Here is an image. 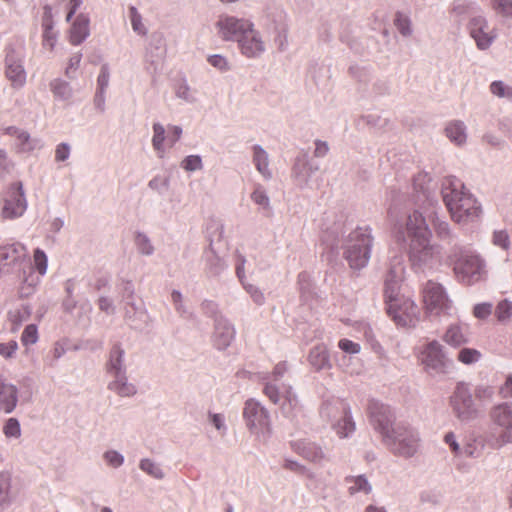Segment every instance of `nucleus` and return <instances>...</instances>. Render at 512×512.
Here are the masks:
<instances>
[{
    "mask_svg": "<svg viewBox=\"0 0 512 512\" xmlns=\"http://www.w3.org/2000/svg\"><path fill=\"white\" fill-rule=\"evenodd\" d=\"M50 88L53 95L63 101L69 100L73 96V89L71 85L62 80V79H54L50 83Z\"/></svg>",
    "mask_w": 512,
    "mask_h": 512,
    "instance_id": "nucleus-45",
    "label": "nucleus"
},
{
    "mask_svg": "<svg viewBox=\"0 0 512 512\" xmlns=\"http://www.w3.org/2000/svg\"><path fill=\"white\" fill-rule=\"evenodd\" d=\"M224 235V226L219 221H214L208 228L209 245L203 253L205 260V269L211 276L220 275L227 267L223 258H221L215 248L214 243L220 242Z\"/></svg>",
    "mask_w": 512,
    "mask_h": 512,
    "instance_id": "nucleus-15",
    "label": "nucleus"
},
{
    "mask_svg": "<svg viewBox=\"0 0 512 512\" xmlns=\"http://www.w3.org/2000/svg\"><path fill=\"white\" fill-rule=\"evenodd\" d=\"M472 393L475 401H478L479 403H487L493 400L495 390L493 386L487 384H479L475 386L474 390H472Z\"/></svg>",
    "mask_w": 512,
    "mask_h": 512,
    "instance_id": "nucleus-48",
    "label": "nucleus"
},
{
    "mask_svg": "<svg viewBox=\"0 0 512 512\" xmlns=\"http://www.w3.org/2000/svg\"><path fill=\"white\" fill-rule=\"evenodd\" d=\"M344 481L349 485L348 492L350 495H354L356 493L369 494L372 491V485L369 483L365 475H349L345 477Z\"/></svg>",
    "mask_w": 512,
    "mask_h": 512,
    "instance_id": "nucleus-39",
    "label": "nucleus"
},
{
    "mask_svg": "<svg viewBox=\"0 0 512 512\" xmlns=\"http://www.w3.org/2000/svg\"><path fill=\"white\" fill-rule=\"evenodd\" d=\"M27 200L22 182L12 183L4 193L2 215L4 218L15 219L24 214Z\"/></svg>",
    "mask_w": 512,
    "mask_h": 512,
    "instance_id": "nucleus-18",
    "label": "nucleus"
},
{
    "mask_svg": "<svg viewBox=\"0 0 512 512\" xmlns=\"http://www.w3.org/2000/svg\"><path fill=\"white\" fill-rule=\"evenodd\" d=\"M283 467L287 470L294 472V473H297L300 475H305V476H308L309 478L313 477V473L311 472V470L296 460L286 458L284 460Z\"/></svg>",
    "mask_w": 512,
    "mask_h": 512,
    "instance_id": "nucleus-61",
    "label": "nucleus"
},
{
    "mask_svg": "<svg viewBox=\"0 0 512 512\" xmlns=\"http://www.w3.org/2000/svg\"><path fill=\"white\" fill-rule=\"evenodd\" d=\"M33 261H34V267L39 273L40 276H44L47 272L48 268V258L46 253L40 249L37 248L34 251L33 255Z\"/></svg>",
    "mask_w": 512,
    "mask_h": 512,
    "instance_id": "nucleus-54",
    "label": "nucleus"
},
{
    "mask_svg": "<svg viewBox=\"0 0 512 512\" xmlns=\"http://www.w3.org/2000/svg\"><path fill=\"white\" fill-rule=\"evenodd\" d=\"M31 314V309L28 305H23L20 309L10 311L8 313L9 320L15 324L20 325L23 321L27 320Z\"/></svg>",
    "mask_w": 512,
    "mask_h": 512,
    "instance_id": "nucleus-63",
    "label": "nucleus"
},
{
    "mask_svg": "<svg viewBox=\"0 0 512 512\" xmlns=\"http://www.w3.org/2000/svg\"><path fill=\"white\" fill-rule=\"evenodd\" d=\"M418 360L424 371L432 377L447 375L454 366L453 361L447 356L444 346L436 340L422 346Z\"/></svg>",
    "mask_w": 512,
    "mask_h": 512,
    "instance_id": "nucleus-9",
    "label": "nucleus"
},
{
    "mask_svg": "<svg viewBox=\"0 0 512 512\" xmlns=\"http://www.w3.org/2000/svg\"><path fill=\"white\" fill-rule=\"evenodd\" d=\"M441 195L455 222L468 224L480 219L481 204L457 177L448 176L442 180Z\"/></svg>",
    "mask_w": 512,
    "mask_h": 512,
    "instance_id": "nucleus-2",
    "label": "nucleus"
},
{
    "mask_svg": "<svg viewBox=\"0 0 512 512\" xmlns=\"http://www.w3.org/2000/svg\"><path fill=\"white\" fill-rule=\"evenodd\" d=\"M489 418L492 424L489 445L500 450L512 444V403L502 402L494 405L489 412Z\"/></svg>",
    "mask_w": 512,
    "mask_h": 512,
    "instance_id": "nucleus-7",
    "label": "nucleus"
},
{
    "mask_svg": "<svg viewBox=\"0 0 512 512\" xmlns=\"http://www.w3.org/2000/svg\"><path fill=\"white\" fill-rule=\"evenodd\" d=\"M38 341V328L35 324L27 325L21 335V342L24 346L33 345Z\"/></svg>",
    "mask_w": 512,
    "mask_h": 512,
    "instance_id": "nucleus-62",
    "label": "nucleus"
},
{
    "mask_svg": "<svg viewBox=\"0 0 512 512\" xmlns=\"http://www.w3.org/2000/svg\"><path fill=\"white\" fill-rule=\"evenodd\" d=\"M308 362L316 371L331 368L329 353L323 344H318L310 350Z\"/></svg>",
    "mask_w": 512,
    "mask_h": 512,
    "instance_id": "nucleus-36",
    "label": "nucleus"
},
{
    "mask_svg": "<svg viewBox=\"0 0 512 512\" xmlns=\"http://www.w3.org/2000/svg\"><path fill=\"white\" fill-rule=\"evenodd\" d=\"M124 319L134 329H141L148 320L147 310L134 299L123 300Z\"/></svg>",
    "mask_w": 512,
    "mask_h": 512,
    "instance_id": "nucleus-27",
    "label": "nucleus"
},
{
    "mask_svg": "<svg viewBox=\"0 0 512 512\" xmlns=\"http://www.w3.org/2000/svg\"><path fill=\"white\" fill-rule=\"evenodd\" d=\"M103 459L105 460L108 466L115 469L121 467L125 461L124 456L117 450L113 449L105 451L103 453Z\"/></svg>",
    "mask_w": 512,
    "mask_h": 512,
    "instance_id": "nucleus-59",
    "label": "nucleus"
},
{
    "mask_svg": "<svg viewBox=\"0 0 512 512\" xmlns=\"http://www.w3.org/2000/svg\"><path fill=\"white\" fill-rule=\"evenodd\" d=\"M181 167L187 172H195L203 168L202 158L200 155H188L182 162Z\"/></svg>",
    "mask_w": 512,
    "mask_h": 512,
    "instance_id": "nucleus-60",
    "label": "nucleus"
},
{
    "mask_svg": "<svg viewBox=\"0 0 512 512\" xmlns=\"http://www.w3.org/2000/svg\"><path fill=\"white\" fill-rule=\"evenodd\" d=\"M405 274V265L402 256H395L391 259L384 281V296L391 298L400 292V283Z\"/></svg>",
    "mask_w": 512,
    "mask_h": 512,
    "instance_id": "nucleus-22",
    "label": "nucleus"
},
{
    "mask_svg": "<svg viewBox=\"0 0 512 512\" xmlns=\"http://www.w3.org/2000/svg\"><path fill=\"white\" fill-rule=\"evenodd\" d=\"M373 244L370 227H357L348 234L343 244V254L351 269L361 270L368 265Z\"/></svg>",
    "mask_w": 512,
    "mask_h": 512,
    "instance_id": "nucleus-4",
    "label": "nucleus"
},
{
    "mask_svg": "<svg viewBox=\"0 0 512 512\" xmlns=\"http://www.w3.org/2000/svg\"><path fill=\"white\" fill-rule=\"evenodd\" d=\"M394 25L396 26L399 33L404 37L412 35V23L408 16L401 12H397L394 19Z\"/></svg>",
    "mask_w": 512,
    "mask_h": 512,
    "instance_id": "nucleus-51",
    "label": "nucleus"
},
{
    "mask_svg": "<svg viewBox=\"0 0 512 512\" xmlns=\"http://www.w3.org/2000/svg\"><path fill=\"white\" fill-rule=\"evenodd\" d=\"M420 442L418 431L405 422L397 424L382 441L390 453L404 459L412 458L417 454Z\"/></svg>",
    "mask_w": 512,
    "mask_h": 512,
    "instance_id": "nucleus-5",
    "label": "nucleus"
},
{
    "mask_svg": "<svg viewBox=\"0 0 512 512\" xmlns=\"http://www.w3.org/2000/svg\"><path fill=\"white\" fill-rule=\"evenodd\" d=\"M368 414L369 422L373 429L381 436V441L394 430L397 424L402 423V421H396V415L390 406L376 400L369 402Z\"/></svg>",
    "mask_w": 512,
    "mask_h": 512,
    "instance_id": "nucleus-14",
    "label": "nucleus"
},
{
    "mask_svg": "<svg viewBox=\"0 0 512 512\" xmlns=\"http://www.w3.org/2000/svg\"><path fill=\"white\" fill-rule=\"evenodd\" d=\"M235 338V328L225 317H216L212 335L213 346L217 350L227 349Z\"/></svg>",
    "mask_w": 512,
    "mask_h": 512,
    "instance_id": "nucleus-23",
    "label": "nucleus"
},
{
    "mask_svg": "<svg viewBox=\"0 0 512 512\" xmlns=\"http://www.w3.org/2000/svg\"><path fill=\"white\" fill-rule=\"evenodd\" d=\"M443 340L450 346L459 347L468 342L467 327L451 324L443 335Z\"/></svg>",
    "mask_w": 512,
    "mask_h": 512,
    "instance_id": "nucleus-37",
    "label": "nucleus"
},
{
    "mask_svg": "<svg viewBox=\"0 0 512 512\" xmlns=\"http://www.w3.org/2000/svg\"><path fill=\"white\" fill-rule=\"evenodd\" d=\"M237 43L241 53L247 58H257L265 51L261 36L254 30V27L245 32Z\"/></svg>",
    "mask_w": 512,
    "mask_h": 512,
    "instance_id": "nucleus-25",
    "label": "nucleus"
},
{
    "mask_svg": "<svg viewBox=\"0 0 512 512\" xmlns=\"http://www.w3.org/2000/svg\"><path fill=\"white\" fill-rule=\"evenodd\" d=\"M152 129V146L154 150L160 155V157H162V155L165 153L164 142L167 140L166 128L161 123L155 122L152 126Z\"/></svg>",
    "mask_w": 512,
    "mask_h": 512,
    "instance_id": "nucleus-43",
    "label": "nucleus"
},
{
    "mask_svg": "<svg viewBox=\"0 0 512 512\" xmlns=\"http://www.w3.org/2000/svg\"><path fill=\"white\" fill-rule=\"evenodd\" d=\"M466 129V125L463 121L454 120L448 123L445 128V133L451 142L461 146L465 144L467 140Z\"/></svg>",
    "mask_w": 512,
    "mask_h": 512,
    "instance_id": "nucleus-38",
    "label": "nucleus"
},
{
    "mask_svg": "<svg viewBox=\"0 0 512 512\" xmlns=\"http://www.w3.org/2000/svg\"><path fill=\"white\" fill-rule=\"evenodd\" d=\"M254 27L253 23L244 18H238L229 14L219 15L215 22L217 35L223 41H238L245 32Z\"/></svg>",
    "mask_w": 512,
    "mask_h": 512,
    "instance_id": "nucleus-17",
    "label": "nucleus"
},
{
    "mask_svg": "<svg viewBox=\"0 0 512 512\" xmlns=\"http://www.w3.org/2000/svg\"><path fill=\"white\" fill-rule=\"evenodd\" d=\"M481 352L474 348H462L458 352L457 359L465 365L477 363L481 359Z\"/></svg>",
    "mask_w": 512,
    "mask_h": 512,
    "instance_id": "nucleus-52",
    "label": "nucleus"
},
{
    "mask_svg": "<svg viewBox=\"0 0 512 512\" xmlns=\"http://www.w3.org/2000/svg\"><path fill=\"white\" fill-rule=\"evenodd\" d=\"M291 449L303 457L305 460L314 463L321 464L327 460L326 453L324 452L321 445L316 442L302 439L291 442Z\"/></svg>",
    "mask_w": 512,
    "mask_h": 512,
    "instance_id": "nucleus-24",
    "label": "nucleus"
},
{
    "mask_svg": "<svg viewBox=\"0 0 512 512\" xmlns=\"http://www.w3.org/2000/svg\"><path fill=\"white\" fill-rule=\"evenodd\" d=\"M174 92L176 97L183 100L185 103L192 104L197 100L196 91L189 86L186 79H181L175 84Z\"/></svg>",
    "mask_w": 512,
    "mask_h": 512,
    "instance_id": "nucleus-44",
    "label": "nucleus"
},
{
    "mask_svg": "<svg viewBox=\"0 0 512 512\" xmlns=\"http://www.w3.org/2000/svg\"><path fill=\"white\" fill-rule=\"evenodd\" d=\"M495 315L502 323L508 321L512 316V302L506 299L500 301L496 306Z\"/></svg>",
    "mask_w": 512,
    "mask_h": 512,
    "instance_id": "nucleus-55",
    "label": "nucleus"
},
{
    "mask_svg": "<svg viewBox=\"0 0 512 512\" xmlns=\"http://www.w3.org/2000/svg\"><path fill=\"white\" fill-rule=\"evenodd\" d=\"M251 200L264 210H271L270 198L263 185L257 183L251 193Z\"/></svg>",
    "mask_w": 512,
    "mask_h": 512,
    "instance_id": "nucleus-46",
    "label": "nucleus"
},
{
    "mask_svg": "<svg viewBox=\"0 0 512 512\" xmlns=\"http://www.w3.org/2000/svg\"><path fill=\"white\" fill-rule=\"evenodd\" d=\"M166 54L165 39L161 34H154L146 48L145 62L149 64L148 70H158L159 64Z\"/></svg>",
    "mask_w": 512,
    "mask_h": 512,
    "instance_id": "nucleus-26",
    "label": "nucleus"
},
{
    "mask_svg": "<svg viewBox=\"0 0 512 512\" xmlns=\"http://www.w3.org/2000/svg\"><path fill=\"white\" fill-rule=\"evenodd\" d=\"M395 239L405 244L408 260L415 272L431 270L441 263L442 247L431 242L432 231L418 210L409 213L403 223L395 225Z\"/></svg>",
    "mask_w": 512,
    "mask_h": 512,
    "instance_id": "nucleus-1",
    "label": "nucleus"
},
{
    "mask_svg": "<svg viewBox=\"0 0 512 512\" xmlns=\"http://www.w3.org/2000/svg\"><path fill=\"white\" fill-rule=\"evenodd\" d=\"M89 34V18L84 14H79L70 29V43L72 45H79Z\"/></svg>",
    "mask_w": 512,
    "mask_h": 512,
    "instance_id": "nucleus-35",
    "label": "nucleus"
},
{
    "mask_svg": "<svg viewBox=\"0 0 512 512\" xmlns=\"http://www.w3.org/2000/svg\"><path fill=\"white\" fill-rule=\"evenodd\" d=\"M322 419L330 422L332 428L340 438L350 437L355 429L349 404L341 398H328L320 407Z\"/></svg>",
    "mask_w": 512,
    "mask_h": 512,
    "instance_id": "nucleus-6",
    "label": "nucleus"
},
{
    "mask_svg": "<svg viewBox=\"0 0 512 512\" xmlns=\"http://www.w3.org/2000/svg\"><path fill=\"white\" fill-rule=\"evenodd\" d=\"M244 290L250 295L253 302L258 305L262 306L265 303V296L264 293L260 290V288L254 284H251L247 281L244 283H241Z\"/></svg>",
    "mask_w": 512,
    "mask_h": 512,
    "instance_id": "nucleus-58",
    "label": "nucleus"
},
{
    "mask_svg": "<svg viewBox=\"0 0 512 512\" xmlns=\"http://www.w3.org/2000/svg\"><path fill=\"white\" fill-rule=\"evenodd\" d=\"M468 30L480 50H487L497 37L495 30L490 28L486 18L481 15L469 20Z\"/></svg>",
    "mask_w": 512,
    "mask_h": 512,
    "instance_id": "nucleus-19",
    "label": "nucleus"
},
{
    "mask_svg": "<svg viewBox=\"0 0 512 512\" xmlns=\"http://www.w3.org/2000/svg\"><path fill=\"white\" fill-rule=\"evenodd\" d=\"M490 92L499 98H512V87L507 86L503 81L497 80L490 84Z\"/></svg>",
    "mask_w": 512,
    "mask_h": 512,
    "instance_id": "nucleus-56",
    "label": "nucleus"
},
{
    "mask_svg": "<svg viewBox=\"0 0 512 512\" xmlns=\"http://www.w3.org/2000/svg\"><path fill=\"white\" fill-rule=\"evenodd\" d=\"M111 381L107 384V389L120 397H133L137 394V387L129 382L127 373L110 376Z\"/></svg>",
    "mask_w": 512,
    "mask_h": 512,
    "instance_id": "nucleus-34",
    "label": "nucleus"
},
{
    "mask_svg": "<svg viewBox=\"0 0 512 512\" xmlns=\"http://www.w3.org/2000/svg\"><path fill=\"white\" fill-rule=\"evenodd\" d=\"M105 370L109 376L127 373L125 350L119 343L114 344L110 349Z\"/></svg>",
    "mask_w": 512,
    "mask_h": 512,
    "instance_id": "nucleus-29",
    "label": "nucleus"
},
{
    "mask_svg": "<svg viewBox=\"0 0 512 512\" xmlns=\"http://www.w3.org/2000/svg\"><path fill=\"white\" fill-rule=\"evenodd\" d=\"M423 303L426 312L432 316L450 315L453 302L449 298L445 287L435 281H427L422 289Z\"/></svg>",
    "mask_w": 512,
    "mask_h": 512,
    "instance_id": "nucleus-12",
    "label": "nucleus"
},
{
    "mask_svg": "<svg viewBox=\"0 0 512 512\" xmlns=\"http://www.w3.org/2000/svg\"><path fill=\"white\" fill-rule=\"evenodd\" d=\"M288 371V364L286 361L277 363L272 373H261V380L264 382L263 393L273 404H279L281 400L282 385L277 383L283 378Z\"/></svg>",
    "mask_w": 512,
    "mask_h": 512,
    "instance_id": "nucleus-20",
    "label": "nucleus"
},
{
    "mask_svg": "<svg viewBox=\"0 0 512 512\" xmlns=\"http://www.w3.org/2000/svg\"><path fill=\"white\" fill-rule=\"evenodd\" d=\"M28 263L30 258L23 244L16 242L0 246V278L28 267Z\"/></svg>",
    "mask_w": 512,
    "mask_h": 512,
    "instance_id": "nucleus-16",
    "label": "nucleus"
},
{
    "mask_svg": "<svg viewBox=\"0 0 512 512\" xmlns=\"http://www.w3.org/2000/svg\"><path fill=\"white\" fill-rule=\"evenodd\" d=\"M319 169V164L310 158L308 152L301 150L293 160L291 179L295 186L301 190L318 189L321 181L313 179V175L316 174Z\"/></svg>",
    "mask_w": 512,
    "mask_h": 512,
    "instance_id": "nucleus-11",
    "label": "nucleus"
},
{
    "mask_svg": "<svg viewBox=\"0 0 512 512\" xmlns=\"http://www.w3.org/2000/svg\"><path fill=\"white\" fill-rule=\"evenodd\" d=\"M449 406L452 414L461 423H468L480 415L481 409L476 403L470 384L464 381L457 382L449 396Z\"/></svg>",
    "mask_w": 512,
    "mask_h": 512,
    "instance_id": "nucleus-8",
    "label": "nucleus"
},
{
    "mask_svg": "<svg viewBox=\"0 0 512 512\" xmlns=\"http://www.w3.org/2000/svg\"><path fill=\"white\" fill-rule=\"evenodd\" d=\"M139 469L156 480H162L165 477L161 465L151 458H142L139 461Z\"/></svg>",
    "mask_w": 512,
    "mask_h": 512,
    "instance_id": "nucleus-42",
    "label": "nucleus"
},
{
    "mask_svg": "<svg viewBox=\"0 0 512 512\" xmlns=\"http://www.w3.org/2000/svg\"><path fill=\"white\" fill-rule=\"evenodd\" d=\"M16 138V146L20 152H30L38 147V140L32 139L28 132L21 130Z\"/></svg>",
    "mask_w": 512,
    "mask_h": 512,
    "instance_id": "nucleus-47",
    "label": "nucleus"
},
{
    "mask_svg": "<svg viewBox=\"0 0 512 512\" xmlns=\"http://www.w3.org/2000/svg\"><path fill=\"white\" fill-rule=\"evenodd\" d=\"M243 419L247 429L266 441L272 434L269 411L257 400L248 399L244 404Z\"/></svg>",
    "mask_w": 512,
    "mask_h": 512,
    "instance_id": "nucleus-10",
    "label": "nucleus"
},
{
    "mask_svg": "<svg viewBox=\"0 0 512 512\" xmlns=\"http://www.w3.org/2000/svg\"><path fill=\"white\" fill-rule=\"evenodd\" d=\"M5 62L7 78L14 87H22L26 81V72L22 62L11 53L7 54Z\"/></svg>",
    "mask_w": 512,
    "mask_h": 512,
    "instance_id": "nucleus-33",
    "label": "nucleus"
},
{
    "mask_svg": "<svg viewBox=\"0 0 512 512\" xmlns=\"http://www.w3.org/2000/svg\"><path fill=\"white\" fill-rule=\"evenodd\" d=\"M252 150V163L257 172L263 177L264 180L269 181L272 179L273 174L270 169V159L268 152L259 144L251 147Z\"/></svg>",
    "mask_w": 512,
    "mask_h": 512,
    "instance_id": "nucleus-32",
    "label": "nucleus"
},
{
    "mask_svg": "<svg viewBox=\"0 0 512 512\" xmlns=\"http://www.w3.org/2000/svg\"><path fill=\"white\" fill-rule=\"evenodd\" d=\"M281 398H283V402L281 404L282 415L293 424H300L306 415L298 396L293 391L292 386L282 384Z\"/></svg>",
    "mask_w": 512,
    "mask_h": 512,
    "instance_id": "nucleus-21",
    "label": "nucleus"
},
{
    "mask_svg": "<svg viewBox=\"0 0 512 512\" xmlns=\"http://www.w3.org/2000/svg\"><path fill=\"white\" fill-rule=\"evenodd\" d=\"M432 227L440 241L451 244L455 239V234L447 221L436 216L432 219Z\"/></svg>",
    "mask_w": 512,
    "mask_h": 512,
    "instance_id": "nucleus-41",
    "label": "nucleus"
},
{
    "mask_svg": "<svg viewBox=\"0 0 512 512\" xmlns=\"http://www.w3.org/2000/svg\"><path fill=\"white\" fill-rule=\"evenodd\" d=\"M386 311L391 319L399 326H415L417 322L418 308L409 298L398 295L385 298Z\"/></svg>",
    "mask_w": 512,
    "mask_h": 512,
    "instance_id": "nucleus-13",
    "label": "nucleus"
},
{
    "mask_svg": "<svg viewBox=\"0 0 512 512\" xmlns=\"http://www.w3.org/2000/svg\"><path fill=\"white\" fill-rule=\"evenodd\" d=\"M11 480V475L8 472L0 473V512L12 504Z\"/></svg>",
    "mask_w": 512,
    "mask_h": 512,
    "instance_id": "nucleus-40",
    "label": "nucleus"
},
{
    "mask_svg": "<svg viewBox=\"0 0 512 512\" xmlns=\"http://www.w3.org/2000/svg\"><path fill=\"white\" fill-rule=\"evenodd\" d=\"M17 273H19L21 280L18 289L19 296L21 298H28L35 292L37 285L40 283V278L35 276L31 262L28 263V267L19 269Z\"/></svg>",
    "mask_w": 512,
    "mask_h": 512,
    "instance_id": "nucleus-31",
    "label": "nucleus"
},
{
    "mask_svg": "<svg viewBox=\"0 0 512 512\" xmlns=\"http://www.w3.org/2000/svg\"><path fill=\"white\" fill-rule=\"evenodd\" d=\"M52 7L45 5L42 16V45L52 51L58 40V32L54 29Z\"/></svg>",
    "mask_w": 512,
    "mask_h": 512,
    "instance_id": "nucleus-28",
    "label": "nucleus"
},
{
    "mask_svg": "<svg viewBox=\"0 0 512 512\" xmlns=\"http://www.w3.org/2000/svg\"><path fill=\"white\" fill-rule=\"evenodd\" d=\"M135 244L140 254L151 256L154 253V246L150 238L143 232H138L135 237Z\"/></svg>",
    "mask_w": 512,
    "mask_h": 512,
    "instance_id": "nucleus-50",
    "label": "nucleus"
},
{
    "mask_svg": "<svg viewBox=\"0 0 512 512\" xmlns=\"http://www.w3.org/2000/svg\"><path fill=\"white\" fill-rule=\"evenodd\" d=\"M129 18L134 32H136L139 35L147 34V28L142 22V16L135 6L129 7Z\"/></svg>",
    "mask_w": 512,
    "mask_h": 512,
    "instance_id": "nucleus-53",
    "label": "nucleus"
},
{
    "mask_svg": "<svg viewBox=\"0 0 512 512\" xmlns=\"http://www.w3.org/2000/svg\"><path fill=\"white\" fill-rule=\"evenodd\" d=\"M456 279L465 285L483 280L487 275L486 262L476 251L468 246L454 243L446 257Z\"/></svg>",
    "mask_w": 512,
    "mask_h": 512,
    "instance_id": "nucleus-3",
    "label": "nucleus"
},
{
    "mask_svg": "<svg viewBox=\"0 0 512 512\" xmlns=\"http://www.w3.org/2000/svg\"><path fill=\"white\" fill-rule=\"evenodd\" d=\"M492 7L503 17L512 18V0H493Z\"/></svg>",
    "mask_w": 512,
    "mask_h": 512,
    "instance_id": "nucleus-64",
    "label": "nucleus"
},
{
    "mask_svg": "<svg viewBox=\"0 0 512 512\" xmlns=\"http://www.w3.org/2000/svg\"><path fill=\"white\" fill-rule=\"evenodd\" d=\"M3 433L7 438H19L21 436V426L17 418H9L3 427Z\"/></svg>",
    "mask_w": 512,
    "mask_h": 512,
    "instance_id": "nucleus-57",
    "label": "nucleus"
},
{
    "mask_svg": "<svg viewBox=\"0 0 512 512\" xmlns=\"http://www.w3.org/2000/svg\"><path fill=\"white\" fill-rule=\"evenodd\" d=\"M18 403V388L0 377V413H12Z\"/></svg>",
    "mask_w": 512,
    "mask_h": 512,
    "instance_id": "nucleus-30",
    "label": "nucleus"
},
{
    "mask_svg": "<svg viewBox=\"0 0 512 512\" xmlns=\"http://www.w3.org/2000/svg\"><path fill=\"white\" fill-rule=\"evenodd\" d=\"M66 353V348L64 347V344L60 341L55 342L52 349L49 351V353L44 357L43 362L48 367H55L57 364V361L64 356Z\"/></svg>",
    "mask_w": 512,
    "mask_h": 512,
    "instance_id": "nucleus-49",
    "label": "nucleus"
}]
</instances>
